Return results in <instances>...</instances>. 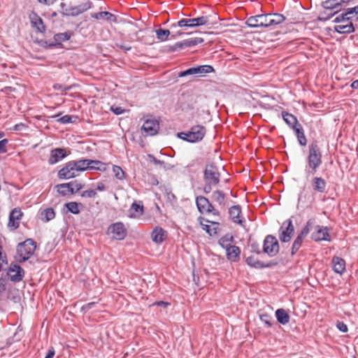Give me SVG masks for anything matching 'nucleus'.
I'll use <instances>...</instances> for the list:
<instances>
[{
  "label": "nucleus",
  "instance_id": "nucleus-1",
  "mask_svg": "<svg viewBox=\"0 0 358 358\" xmlns=\"http://www.w3.org/2000/svg\"><path fill=\"white\" fill-rule=\"evenodd\" d=\"M322 163V155L317 141H313L308 145V155L304 169L306 177L313 176Z\"/></svg>",
  "mask_w": 358,
  "mask_h": 358
},
{
  "label": "nucleus",
  "instance_id": "nucleus-2",
  "mask_svg": "<svg viewBox=\"0 0 358 358\" xmlns=\"http://www.w3.org/2000/svg\"><path fill=\"white\" fill-rule=\"evenodd\" d=\"M36 250V243L32 238H27L19 243L16 247L15 260L17 263H24L29 260Z\"/></svg>",
  "mask_w": 358,
  "mask_h": 358
},
{
  "label": "nucleus",
  "instance_id": "nucleus-3",
  "mask_svg": "<svg viewBox=\"0 0 358 358\" xmlns=\"http://www.w3.org/2000/svg\"><path fill=\"white\" fill-rule=\"evenodd\" d=\"M206 128L203 125L196 124L187 131L177 133V137L191 143H198L203 140L206 134Z\"/></svg>",
  "mask_w": 358,
  "mask_h": 358
},
{
  "label": "nucleus",
  "instance_id": "nucleus-4",
  "mask_svg": "<svg viewBox=\"0 0 358 358\" xmlns=\"http://www.w3.org/2000/svg\"><path fill=\"white\" fill-rule=\"evenodd\" d=\"M280 251V245L278 238L271 234L266 236L263 241L262 252L269 257L276 256Z\"/></svg>",
  "mask_w": 358,
  "mask_h": 358
},
{
  "label": "nucleus",
  "instance_id": "nucleus-5",
  "mask_svg": "<svg viewBox=\"0 0 358 358\" xmlns=\"http://www.w3.org/2000/svg\"><path fill=\"white\" fill-rule=\"evenodd\" d=\"M84 187V185L78 182V180H73L69 182L57 184L55 186L57 189V193L62 196H66L69 194H76Z\"/></svg>",
  "mask_w": 358,
  "mask_h": 358
},
{
  "label": "nucleus",
  "instance_id": "nucleus-6",
  "mask_svg": "<svg viewBox=\"0 0 358 358\" xmlns=\"http://www.w3.org/2000/svg\"><path fill=\"white\" fill-rule=\"evenodd\" d=\"M203 180L217 185L220 181V173L215 162H208L203 170Z\"/></svg>",
  "mask_w": 358,
  "mask_h": 358
},
{
  "label": "nucleus",
  "instance_id": "nucleus-7",
  "mask_svg": "<svg viewBox=\"0 0 358 358\" xmlns=\"http://www.w3.org/2000/svg\"><path fill=\"white\" fill-rule=\"evenodd\" d=\"M20 264L16 261L12 262L6 270L8 278L14 283L21 282L25 275V271Z\"/></svg>",
  "mask_w": 358,
  "mask_h": 358
},
{
  "label": "nucleus",
  "instance_id": "nucleus-8",
  "mask_svg": "<svg viewBox=\"0 0 358 358\" xmlns=\"http://www.w3.org/2000/svg\"><path fill=\"white\" fill-rule=\"evenodd\" d=\"M294 234V227L291 218L284 221L278 229L279 240L282 243H288L291 241Z\"/></svg>",
  "mask_w": 358,
  "mask_h": 358
},
{
  "label": "nucleus",
  "instance_id": "nucleus-9",
  "mask_svg": "<svg viewBox=\"0 0 358 358\" xmlns=\"http://www.w3.org/2000/svg\"><path fill=\"white\" fill-rule=\"evenodd\" d=\"M210 16H200L194 18H182L178 20V27L195 28L203 25H206L209 22Z\"/></svg>",
  "mask_w": 358,
  "mask_h": 358
},
{
  "label": "nucleus",
  "instance_id": "nucleus-10",
  "mask_svg": "<svg viewBox=\"0 0 358 358\" xmlns=\"http://www.w3.org/2000/svg\"><path fill=\"white\" fill-rule=\"evenodd\" d=\"M107 233L113 234V238L117 241H122L127 236V230L122 222L110 224L108 227Z\"/></svg>",
  "mask_w": 358,
  "mask_h": 358
},
{
  "label": "nucleus",
  "instance_id": "nucleus-11",
  "mask_svg": "<svg viewBox=\"0 0 358 358\" xmlns=\"http://www.w3.org/2000/svg\"><path fill=\"white\" fill-rule=\"evenodd\" d=\"M76 172H78V169H75L73 162L69 161L58 171L57 177L61 180L73 179L78 176Z\"/></svg>",
  "mask_w": 358,
  "mask_h": 358
},
{
  "label": "nucleus",
  "instance_id": "nucleus-12",
  "mask_svg": "<svg viewBox=\"0 0 358 358\" xmlns=\"http://www.w3.org/2000/svg\"><path fill=\"white\" fill-rule=\"evenodd\" d=\"M311 239L315 242L331 241L329 228L327 226L316 225L315 231L311 234Z\"/></svg>",
  "mask_w": 358,
  "mask_h": 358
},
{
  "label": "nucleus",
  "instance_id": "nucleus-13",
  "mask_svg": "<svg viewBox=\"0 0 358 358\" xmlns=\"http://www.w3.org/2000/svg\"><path fill=\"white\" fill-rule=\"evenodd\" d=\"M245 263L248 266L255 269L269 268L278 264V262L273 259L268 262L259 261L254 255H250L246 257Z\"/></svg>",
  "mask_w": 358,
  "mask_h": 358
},
{
  "label": "nucleus",
  "instance_id": "nucleus-14",
  "mask_svg": "<svg viewBox=\"0 0 358 358\" xmlns=\"http://www.w3.org/2000/svg\"><path fill=\"white\" fill-rule=\"evenodd\" d=\"M159 129V121L155 118H147L141 127L142 134L145 136H155Z\"/></svg>",
  "mask_w": 358,
  "mask_h": 358
},
{
  "label": "nucleus",
  "instance_id": "nucleus-15",
  "mask_svg": "<svg viewBox=\"0 0 358 358\" xmlns=\"http://www.w3.org/2000/svg\"><path fill=\"white\" fill-rule=\"evenodd\" d=\"M270 15L267 13L250 16L247 19L245 24L250 28H267L266 22Z\"/></svg>",
  "mask_w": 358,
  "mask_h": 358
},
{
  "label": "nucleus",
  "instance_id": "nucleus-16",
  "mask_svg": "<svg viewBox=\"0 0 358 358\" xmlns=\"http://www.w3.org/2000/svg\"><path fill=\"white\" fill-rule=\"evenodd\" d=\"M352 15H357V20H358V5L354 7L347 8L343 10V11L337 15L334 20L333 22L336 24H339L345 22H352V17L350 16Z\"/></svg>",
  "mask_w": 358,
  "mask_h": 358
},
{
  "label": "nucleus",
  "instance_id": "nucleus-17",
  "mask_svg": "<svg viewBox=\"0 0 358 358\" xmlns=\"http://www.w3.org/2000/svg\"><path fill=\"white\" fill-rule=\"evenodd\" d=\"M68 155L66 149L64 148L58 147L53 148L50 150L48 162L50 165H54L65 159Z\"/></svg>",
  "mask_w": 358,
  "mask_h": 358
},
{
  "label": "nucleus",
  "instance_id": "nucleus-18",
  "mask_svg": "<svg viewBox=\"0 0 358 358\" xmlns=\"http://www.w3.org/2000/svg\"><path fill=\"white\" fill-rule=\"evenodd\" d=\"M23 216V213L20 208H14L10 210L8 216V227L10 230H16L20 226V220Z\"/></svg>",
  "mask_w": 358,
  "mask_h": 358
},
{
  "label": "nucleus",
  "instance_id": "nucleus-19",
  "mask_svg": "<svg viewBox=\"0 0 358 358\" xmlns=\"http://www.w3.org/2000/svg\"><path fill=\"white\" fill-rule=\"evenodd\" d=\"M229 215L231 221L243 227L245 224V220L241 217L242 213L241 206L240 205H234L229 208Z\"/></svg>",
  "mask_w": 358,
  "mask_h": 358
},
{
  "label": "nucleus",
  "instance_id": "nucleus-20",
  "mask_svg": "<svg viewBox=\"0 0 358 358\" xmlns=\"http://www.w3.org/2000/svg\"><path fill=\"white\" fill-rule=\"evenodd\" d=\"M31 27L38 33L44 34L46 27L44 24L43 19L34 11H31L29 15Z\"/></svg>",
  "mask_w": 358,
  "mask_h": 358
},
{
  "label": "nucleus",
  "instance_id": "nucleus-21",
  "mask_svg": "<svg viewBox=\"0 0 358 358\" xmlns=\"http://www.w3.org/2000/svg\"><path fill=\"white\" fill-rule=\"evenodd\" d=\"M73 164L75 169H78V172H83L88 171L92 167V164H99L96 161H93L92 159L81 158L77 160L71 161Z\"/></svg>",
  "mask_w": 358,
  "mask_h": 358
},
{
  "label": "nucleus",
  "instance_id": "nucleus-22",
  "mask_svg": "<svg viewBox=\"0 0 358 358\" xmlns=\"http://www.w3.org/2000/svg\"><path fill=\"white\" fill-rule=\"evenodd\" d=\"M225 248L227 259L230 262H237L241 253V248L235 245H226Z\"/></svg>",
  "mask_w": 358,
  "mask_h": 358
},
{
  "label": "nucleus",
  "instance_id": "nucleus-23",
  "mask_svg": "<svg viewBox=\"0 0 358 358\" xmlns=\"http://www.w3.org/2000/svg\"><path fill=\"white\" fill-rule=\"evenodd\" d=\"M151 239L156 244H161L166 240V231L161 227H155L151 233Z\"/></svg>",
  "mask_w": 358,
  "mask_h": 358
},
{
  "label": "nucleus",
  "instance_id": "nucleus-24",
  "mask_svg": "<svg viewBox=\"0 0 358 358\" xmlns=\"http://www.w3.org/2000/svg\"><path fill=\"white\" fill-rule=\"evenodd\" d=\"M332 269L338 274H343L345 271V261L338 256H334L331 259Z\"/></svg>",
  "mask_w": 358,
  "mask_h": 358
},
{
  "label": "nucleus",
  "instance_id": "nucleus-25",
  "mask_svg": "<svg viewBox=\"0 0 358 358\" xmlns=\"http://www.w3.org/2000/svg\"><path fill=\"white\" fill-rule=\"evenodd\" d=\"M313 189L318 193H324L327 188V182L322 177L315 176L311 182Z\"/></svg>",
  "mask_w": 358,
  "mask_h": 358
},
{
  "label": "nucleus",
  "instance_id": "nucleus-26",
  "mask_svg": "<svg viewBox=\"0 0 358 358\" xmlns=\"http://www.w3.org/2000/svg\"><path fill=\"white\" fill-rule=\"evenodd\" d=\"M275 317L277 322L281 325H286L289 323L290 315L289 313L284 308H278L275 311Z\"/></svg>",
  "mask_w": 358,
  "mask_h": 358
},
{
  "label": "nucleus",
  "instance_id": "nucleus-27",
  "mask_svg": "<svg viewBox=\"0 0 358 358\" xmlns=\"http://www.w3.org/2000/svg\"><path fill=\"white\" fill-rule=\"evenodd\" d=\"M292 129L294 131V134L297 138L298 143L302 147L306 146L307 144V139L302 125L299 123L296 124V127H292Z\"/></svg>",
  "mask_w": 358,
  "mask_h": 358
},
{
  "label": "nucleus",
  "instance_id": "nucleus-28",
  "mask_svg": "<svg viewBox=\"0 0 358 358\" xmlns=\"http://www.w3.org/2000/svg\"><path fill=\"white\" fill-rule=\"evenodd\" d=\"M334 30L339 34H349L355 31V27L352 22H349L347 24L334 26Z\"/></svg>",
  "mask_w": 358,
  "mask_h": 358
},
{
  "label": "nucleus",
  "instance_id": "nucleus-29",
  "mask_svg": "<svg viewBox=\"0 0 358 358\" xmlns=\"http://www.w3.org/2000/svg\"><path fill=\"white\" fill-rule=\"evenodd\" d=\"M81 207H83V204L76 201L67 202L64 205L66 213H71L73 215H78L80 213Z\"/></svg>",
  "mask_w": 358,
  "mask_h": 358
},
{
  "label": "nucleus",
  "instance_id": "nucleus-30",
  "mask_svg": "<svg viewBox=\"0 0 358 358\" xmlns=\"http://www.w3.org/2000/svg\"><path fill=\"white\" fill-rule=\"evenodd\" d=\"M92 18L96 20H101L106 19L108 22L113 21L115 22L117 17L115 15L108 12V11H101L98 13H94L91 15Z\"/></svg>",
  "mask_w": 358,
  "mask_h": 358
},
{
  "label": "nucleus",
  "instance_id": "nucleus-31",
  "mask_svg": "<svg viewBox=\"0 0 358 358\" xmlns=\"http://www.w3.org/2000/svg\"><path fill=\"white\" fill-rule=\"evenodd\" d=\"M195 75H199L203 76L207 73L215 72V69L212 65L203 64L194 66Z\"/></svg>",
  "mask_w": 358,
  "mask_h": 358
},
{
  "label": "nucleus",
  "instance_id": "nucleus-32",
  "mask_svg": "<svg viewBox=\"0 0 358 358\" xmlns=\"http://www.w3.org/2000/svg\"><path fill=\"white\" fill-rule=\"evenodd\" d=\"M282 117L287 126L291 129L294 127H296V124H299L296 117L292 113H289V112L282 111Z\"/></svg>",
  "mask_w": 358,
  "mask_h": 358
},
{
  "label": "nucleus",
  "instance_id": "nucleus-33",
  "mask_svg": "<svg viewBox=\"0 0 358 358\" xmlns=\"http://www.w3.org/2000/svg\"><path fill=\"white\" fill-rule=\"evenodd\" d=\"M34 43L38 44L41 47L46 49H51L53 48H62L64 47L63 44H60L59 43H55V41H48L44 39H36L34 41Z\"/></svg>",
  "mask_w": 358,
  "mask_h": 358
},
{
  "label": "nucleus",
  "instance_id": "nucleus-34",
  "mask_svg": "<svg viewBox=\"0 0 358 358\" xmlns=\"http://www.w3.org/2000/svg\"><path fill=\"white\" fill-rule=\"evenodd\" d=\"M205 220H207L206 218L202 217V216H199L198 218H197V220L199 223V224L201 225V229L206 231V233L210 236H215V235H217V227H214L213 229H212L210 225L207 224H203V222H205Z\"/></svg>",
  "mask_w": 358,
  "mask_h": 358
},
{
  "label": "nucleus",
  "instance_id": "nucleus-35",
  "mask_svg": "<svg viewBox=\"0 0 358 358\" xmlns=\"http://www.w3.org/2000/svg\"><path fill=\"white\" fill-rule=\"evenodd\" d=\"M195 203L198 211L201 214L205 213V208H206L207 204L209 203L208 199L203 196H197L195 199Z\"/></svg>",
  "mask_w": 358,
  "mask_h": 358
},
{
  "label": "nucleus",
  "instance_id": "nucleus-36",
  "mask_svg": "<svg viewBox=\"0 0 358 358\" xmlns=\"http://www.w3.org/2000/svg\"><path fill=\"white\" fill-rule=\"evenodd\" d=\"M338 14V10L336 11H329L328 10H324L323 11L320 13V15L317 17L316 20L317 22H324L329 20L334 15Z\"/></svg>",
  "mask_w": 358,
  "mask_h": 358
},
{
  "label": "nucleus",
  "instance_id": "nucleus-37",
  "mask_svg": "<svg viewBox=\"0 0 358 358\" xmlns=\"http://www.w3.org/2000/svg\"><path fill=\"white\" fill-rule=\"evenodd\" d=\"M234 242V237L233 234L231 233H227L224 236H223L218 240V244L224 250L226 249V245H231V243Z\"/></svg>",
  "mask_w": 358,
  "mask_h": 358
},
{
  "label": "nucleus",
  "instance_id": "nucleus-38",
  "mask_svg": "<svg viewBox=\"0 0 358 358\" xmlns=\"http://www.w3.org/2000/svg\"><path fill=\"white\" fill-rule=\"evenodd\" d=\"M73 35V32L70 31H65L64 33H58L55 34L53 36L54 41L55 43H59L60 44H63L62 42L68 41L71 39Z\"/></svg>",
  "mask_w": 358,
  "mask_h": 358
},
{
  "label": "nucleus",
  "instance_id": "nucleus-39",
  "mask_svg": "<svg viewBox=\"0 0 358 358\" xmlns=\"http://www.w3.org/2000/svg\"><path fill=\"white\" fill-rule=\"evenodd\" d=\"M155 32L156 34L157 38L162 42L168 41L169 39V37L171 35V31L168 29L159 28L155 29Z\"/></svg>",
  "mask_w": 358,
  "mask_h": 358
},
{
  "label": "nucleus",
  "instance_id": "nucleus-40",
  "mask_svg": "<svg viewBox=\"0 0 358 358\" xmlns=\"http://www.w3.org/2000/svg\"><path fill=\"white\" fill-rule=\"evenodd\" d=\"M41 216L44 222H48L55 217V211L52 208H46L41 212Z\"/></svg>",
  "mask_w": 358,
  "mask_h": 358
},
{
  "label": "nucleus",
  "instance_id": "nucleus-41",
  "mask_svg": "<svg viewBox=\"0 0 358 358\" xmlns=\"http://www.w3.org/2000/svg\"><path fill=\"white\" fill-rule=\"evenodd\" d=\"M131 210L134 211V213H131L129 215L130 217H135L136 215H141L144 213V207L141 201L138 203L136 201L132 203L131 206Z\"/></svg>",
  "mask_w": 358,
  "mask_h": 358
},
{
  "label": "nucleus",
  "instance_id": "nucleus-42",
  "mask_svg": "<svg viewBox=\"0 0 358 358\" xmlns=\"http://www.w3.org/2000/svg\"><path fill=\"white\" fill-rule=\"evenodd\" d=\"M78 120V115H65L64 116L60 117L57 120L58 122L62 124H76Z\"/></svg>",
  "mask_w": 358,
  "mask_h": 358
},
{
  "label": "nucleus",
  "instance_id": "nucleus-43",
  "mask_svg": "<svg viewBox=\"0 0 358 358\" xmlns=\"http://www.w3.org/2000/svg\"><path fill=\"white\" fill-rule=\"evenodd\" d=\"M148 157L152 162H153L156 165L162 166L163 167L164 170H165V171L171 170L174 168L173 165L169 164V163H166L164 161L159 160V159H157L152 155H148Z\"/></svg>",
  "mask_w": 358,
  "mask_h": 358
},
{
  "label": "nucleus",
  "instance_id": "nucleus-44",
  "mask_svg": "<svg viewBox=\"0 0 358 358\" xmlns=\"http://www.w3.org/2000/svg\"><path fill=\"white\" fill-rule=\"evenodd\" d=\"M204 39L201 37H194L184 39V45L185 48L196 46L200 43H203Z\"/></svg>",
  "mask_w": 358,
  "mask_h": 358
},
{
  "label": "nucleus",
  "instance_id": "nucleus-45",
  "mask_svg": "<svg viewBox=\"0 0 358 358\" xmlns=\"http://www.w3.org/2000/svg\"><path fill=\"white\" fill-rule=\"evenodd\" d=\"M338 3H332L331 1V0H326L324 1H322V3H321V6L322 7L325 9V10H328L329 11H331V10H333V11H336L338 10V13L339 12H341L342 10V9H341L339 7H338Z\"/></svg>",
  "mask_w": 358,
  "mask_h": 358
},
{
  "label": "nucleus",
  "instance_id": "nucleus-46",
  "mask_svg": "<svg viewBox=\"0 0 358 358\" xmlns=\"http://www.w3.org/2000/svg\"><path fill=\"white\" fill-rule=\"evenodd\" d=\"M259 319L266 328L271 327L275 323L272 316L268 313L259 315Z\"/></svg>",
  "mask_w": 358,
  "mask_h": 358
},
{
  "label": "nucleus",
  "instance_id": "nucleus-47",
  "mask_svg": "<svg viewBox=\"0 0 358 358\" xmlns=\"http://www.w3.org/2000/svg\"><path fill=\"white\" fill-rule=\"evenodd\" d=\"M73 87H75V85H65L60 84V83H55L52 85V88L55 90L60 91L61 94L63 95L66 94V91L71 90L73 88Z\"/></svg>",
  "mask_w": 358,
  "mask_h": 358
},
{
  "label": "nucleus",
  "instance_id": "nucleus-48",
  "mask_svg": "<svg viewBox=\"0 0 358 358\" xmlns=\"http://www.w3.org/2000/svg\"><path fill=\"white\" fill-rule=\"evenodd\" d=\"M93 161H96V162H99V164H92L93 168H90L89 170H96L101 172H105L107 171L108 164L104 163L98 159H93Z\"/></svg>",
  "mask_w": 358,
  "mask_h": 358
},
{
  "label": "nucleus",
  "instance_id": "nucleus-49",
  "mask_svg": "<svg viewBox=\"0 0 358 358\" xmlns=\"http://www.w3.org/2000/svg\"><path fill=\"white\" fill-rule=\"evenodd\" d=\"M113 172L117 180H122L125 178V173L120 166L113 165Z\"/></svg>",
  "mask_w": 358,
  "mask_h": 358
},
{
  "label": "nucleus",
  "instance_id": "nucleus-50",
  "mask_svg": "<svg viewBox=\"0 0 358 358\" xmlns=\"http://www.w3.org/2000/svg\"><path fill=\"white\" fill-rule=\"evenodd\" d=\"M303 241L295 238L291 248V255L294 256L303 245Z\"/></svg>",
  "mask_w": 358,
  "mask_h": 358
},
{
  "label": "nucleus",
  "instance_id": "nucleus-51",
  "mask_svg": "<svg viewBox=\"0 0 358 358\" xmlns=\"http://www.w3.org/2000/svg\"><path fill=\"white\" fill-rule=\"evenodd\" d=\"M213 194L217 195L215 201L218 203L220 206L225 205V194L222 191L215 190L214 191Z\"/></svg>",
  "mask_w": 358,
  "mask_h": 358
},
{
  "label": "nucleus",
  "instance_id": "nucleus-52",
  "mask_svg": "<svg viewBox=\"0 0 358 358\" xmlns=\"http://www.w3.org/2000/svg\"><path fill=\"white\" fill-rule=\"evenodd\" d=\"M76 6L78 7L80 13L82 14L92 8V3L88 0L86 2L80 3Z\"/></svg>",
  "mask_w": 358,
  "mask_h": 358
},
{
  "label": "nucleus",
  "instance_id": "nucleus-53",
  "mask_svg": "<svg viewBox=\"0 0 358 358\" xmlns=\"http://www.w3.org/2000/svg\"><path fill=\"white\" fill-rule=\"evenodd\" d=\"M270 15V17H273L278 24H282L285 20H286V17L280 13H268Z\"/></svg>",
  "mask_w": 358,
  "mask_h": 358
},
{
  "label": "nucleus",
  "instance_id": "nucleus-54",
  "mask_svg": "<svg viewBox=\"0 0 358 358\" xmlns=\"http://www.w3.org/2000/svg\"><path fill=\"white\" fill-rule=\"evenodd\" d=\"M96 304H97V302H95V301L85 303L80 308V311L83 314H86L90 309L94 308Z\"/></svg>",
  "mask_w": 358,
  "mask_h": 358
},
{
  "label": "nucleus",
  "instance_id": "nucleus-55",
  "mask_svg": "<svg viewBox=\"0 0 358 358\" xmlns=\"http://www.w3.org/2000/svg\"><path fill=\"white\" fill-rule=\"evenodd\" d=\"M191 75H195L194 66L187 69L184 71H181L178 72V76L179 78H183V77H185L187 76H191Z\"/></svg>",
  "mask_w": 358,
  "mask_h": 358
},
{
  "label": "nucleus",
  "instance_id": "nucleus-56",
  "mask_svg": "<svg viewBox=\"0 0 358 358\" xmlns=\"http://www.w3.org/2000/svg\"><path fill=\"white\" fill-rule=\"evenodd\" d=\"M110 110L113 114L116 115H122L126 112V110L124 108H122L121 106L115 105L111 106Z\"/></svg>",
  "mask_w": 358,
  "mask_h": 358
},
{
  "label": "nucleus",
  "instance_id": "nucleus-57",
  "mask_svg": "<svg viewBox=\"0 0 358 358\" xmlns=\"http://www.w3.org/2000/svg\"><path fill=\"white\" fill-rule=\"evenodd\" d=\"M314 222H315L314 218L309 219L306 222V224L304 225V227L302 228L301 230L308 234L313 228V225Z\"/></svg>",
  "mask_w": 358,
  "mask_h": 358
},
{
  "label": "nucleus",
  "instance_id": "nucleus-58",
  "mask_svg": "<svg viewBox=\"0 0 358 358\" xmlns=\"http://www.w3.org/2000/svg\"><path fill=\"white\" fill-rule=\"evenodd\" d=\"M96 195V192L94 189H90L85 191H83L80 194V196L82 197H87V198H94Z\"/></svg>",
  "mask_w": 358,
  "mask_h": 358
},
{
  "label": "nucleus",
  "instance_id": "nucleus-59",
  "mask_svg": "<svg viewBox=\"0 0 358 358\" xmlns=\"http://www.w3.org/2000/svg\"><path fill=\"white\" fill-rule=\"evenodd\" d=\"M8 141V138H2L0 140V155L5 154L8 152L7 145Z\"/></svg>",
  "mask_w": 358,
  "mask_h": 358
},
{
  "label": "nucleus",
  "instance_id": "nucleus-60",
  "mask_svg": "<svg viewBox=\"0 0 358 358\" xmlns=\"http://www.w3.org/2000/svg\"><path fill=\"white\" fill-rule=\"evenodd\" d=\"M251 252L258 255L264 254L262 250L260 249L259 245L257 242H254L250 244Z\"/></svg>",
  "mask_w": 358,
  "mask_h": 358
},
{
  "label": "nucleus",
  "instance_id": "nucleus-61",
  "mask_svg": "<svg viewBox=\"0 0 358 358\" xmlns=\"http://www.w3.org/2000/svg\"><path fill=\"white\" fill-rule=\"evenodd\" d=\"M171 306V303L165 301H155L150 305V306H158L166 308Z\"/></svg>",
  "mask_w": 358,
  "mask_h": 358
},
{
  "label": "nucleus",
  "instance_id": "nucleus-62",
  "mask_svg": "<svg viewBox=\"0 0 358 358\" xmlns=\"http://www.w3.org/2000/svg\"><path fill=\"white\" fill-rule=\"evenodd\" d=\"M336 328L342 333H347L348 327L343 322L338 321L336 323Z\"/></svg>",
  "mask_w": 358,
  "mask_h": 358
},
{
  "label": "nucleus",
  "instance_id": "nucleus-63",
  "mask_svg": "<svg viewBox=\"0 0 358 358\" xmlns=\"http://www.w3.org/2000/svg\"><path fill=\"white\" fill-rule=\"evenodd\" d=\"M59 13L62 15V16L69 17V8H67L66 4L64 2H62L60 3Z\"/></svg>",
  "mask_w": 358,
  "mask_h": 358
},
{
  "label": "nucleus",
  "instance_id": "nucleus-64",
  "mask_svg": "<svg viewBox=\"0 0 358 358\" xmlns=\"http://www.w3.org/2000/svg\"><path fill=\"white\" fill-rule=\"evenodd\" d=\"M174 52H179L183 49H185V45H184V40L181 41H178L176 43L173 45Z\"/></svg>",
  "mask_w": 358,
  "mask_h": 358
}]
</instances>
